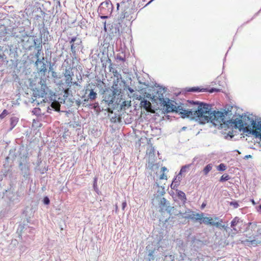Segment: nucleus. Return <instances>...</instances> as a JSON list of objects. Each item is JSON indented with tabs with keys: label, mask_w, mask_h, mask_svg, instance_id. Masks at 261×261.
Instances as JSON below:
<instances>
[{
	"label": "nucleus",
	"mask_w": 261,
	"mask_h": 261,
	"mask_svg": "<svg viewBox=\"0 0 261 261\" xmlns=\"http://www.w3.org/2000/svg\"><path fill=\"white\" fill-rule=\"evenodd\" d=\"M211 109L210 105L201 102L200 108L197 110L199 115L197 119H199L202 123L211 121L215 125H216V123H223L228 125L230 124L231 126H232V122H229V120H226L225 116L229 115L231 110L228 108L227 111L225 110L224 112H222L212 111Z\"/></svg>",
	"instance_id": "nucleus-1"
},
{
	"label": "nucleus",
	"mask_w": 261,
	"mask_h": 261,
	"mask_svg": "<svg viewBox=\"0 0 261 261\" xmlns=\"http://www.w3.org/2000/svg\"><path fill=\"white\" fill-rule=\"evenodd\" d=\"M241 119H229V122H232V126L243 129L244 132L252 134L261 140V121L256 123L252 117L246 114L241 116Z\"/></svg>",
	"instance_id": "nucleus-2"
},
{
	"label": "nucleus",
	"mask_w": 261,
	"mask_h": 261,
	"mask_svg": "<svg viewBox=\"0 0 261 261\" xmlns=\"http://www.w3.org/2000/svg\"><path fill=\"white\" fill-rule=\"evenodd\" d=\"M201 102L188 100L185 104L175 106V112H179L182 118H190L191 119H197L198 117V109L200 108Z\"/></svg>",
	"instance_id": "nucleus-3"
},
{
	"label": "nucleus",
	"mask_w": 261,
	"mask_h": 261,
	"mask_svg": "<svg viewBox=\"0 0 261 261\" xmlns=\"http://www.w3.org/2000/svg\"><path fill=\"white\" fill-rule=\"evenodd\" d=\"M117 10L120 8L121 11L120 13H118L117 18V22L120 26H122L121 24L125 19L128 21L134 19L133 15L134 14L135 9L129 3L122 2L120 4L117 3Z\"/></svg>",
	"instance_id": "nucleus-4"
},
{
	"label": "nucleus",
	"mask_w": 261,
	"mask_h": 261,
	"mask_svg": "<svg viewBox=\"0 0 261 261\" xmlns=\"http://www.w3.org/2000/svg\"><path fill=\"white\" fill-rule=\"evenodd\" d=\"M45 82L44 81L41 80L38 85L33 88V94L34 97H44L45 99L48 100V95L54 93L48 89Z\"/></svg>",
	"instance_id": "nucleus-5"
},
{
	"label": "nucleus",
	"mask_w": 261,
	"mask_h": 261,
	"mask_svg": "<svg viewBox=\"0 0 261 261\" xmlns=\"http://www.w3.org/2000/svg\"><path fill=\"white\" fill-rule=\"evenodd\" d=\"M23 38L21 39L22 48L25 50H31L33 47H35L38 43L42 42L41 38L35 39L34 36L29 37L26 33L22 35Z\"/></svg>",
	"instance_id": "nucleus-6"
},
{
	"label": "nucleus",
	"mask_w": 261,
	"mask_h": 261,
	"mask_svg": "<svg viewBox=\"0 0 261 261\" xmlns=\"http://www.w3.org/2000/svg\"><path fill=\"white\" fill-rule=\"evenodd\" d=\"M113 89L108 88L106 89L103 92V101H104L108 106L113 104L114 102L115 95L120 92L119 89L117 88H114L113 86L112 87Z\"/></svg>",
	"instance_id": "nucleus-7"
},
{
	"label": "nucleus",
	"mask_w": 261,
	"mask_h": 261,
	"mask_svg": "<svg viewBox=\"0 0 261 261\" xmlns=\"http://www.w3.org/2000/svg\"><path fill=\"white\" fill-rule=\"evenodd\" d=\"M57 96L55 93H50L48 95V100L49 103H50L47 107V112L51 113L52 111H59L60 109V104L57 100Z\"/></svg>",
	"instance_id": "nucleus-8"
},
{
	"label": "nucleus",
	"mask_w": 261,
	"mask_h": 261,
	"mask_svg": "<svg viewBox=\"0 0 261 261\" xmlns=\"http://www.w3.org/2000/svg\"><path fill=\"white\" fill-rule=\"evenodd\" d=\"M113 5L110 1L101 3L98 8L99 15H109L112 12Z\"/></svg>",
	"instance_id": "nucleus-9"
},
{
	"label": "nucleus",
	"mask_w": 261,
	"mask_h": 261,
	"mask_svg": "<svg viewBox=\"0 0 261 261\" xmlns=\"http://www.w3.org/2000/svg\"><path fill=\"white\" fill-rule=\"evenodd\" d=\"M97 93L92 89L87 88L85 90V94L84 95L81 96L83 100V106H87L88 102L90 101H93L95 100L97 97Z\"/></svg>",
	"instance_id": "nucleus-10"
},
{
	"label": "nucleus",
	"mask_w": 261,
	"mask_h": 261,
	"mask_svg": "<svg viewBox=\"0 0 261 261\" xmlns=\"http://www.w3.org/2000/svg\"><path fill=\"white\" fill-rule=\"evenodd\" d=\"M71 46V51L73 56H76V51L79 50L82 46V41L81 38L77 37H73L69 40Z\"/></svg>",
	"instance_id": "nucleus-11"
},
{
	"label": "nucleus",
	"mask_w": 261,
	"mask_h": 261,
	"mask_svg": "<svg viewBox=\"0 0 261 261\" xmlns=\"http://www.w3.org/2000/svg\"><path fill=\"white\" fill-rule=\"evenodd\" d=\"M243 226V221L238 217H236L231 222L230 226L236 233L241 231Z\"/></svg>",
	"instance_id": "nucleus-12"
},
{
	"label": "nucleus",
	"mask_w": 261,
	"mask_h": 261,
	"mask_svg": "<svg viewBox=\"0 0 261 261\" xmlns=\"http://www.w3.org/2000/svg\"><path fill=\"white\" fill-rule=\"evenodd\" d=\"M156 87L159 88L156 90V91L154 92L155 94L153 95V98L154 99H159L160 102L161 101L165 102V99L164 98V94L166 91V88H163L159 85Z\"/></svg>",
	"instance_id": "nucleus-13"
},
{
	"label": "nucleus",
	"mask_w": 261,
	"mask_h": 261,
	"mask_svg": "<svg viewBox=\"0 0 261 261\" xmlns=\"http://www.w3.org/2000/svg\"><path fill=\"white\" fill-rule=\"evenodd\" d=\"M160 103L161 105L165 107V111L167 113L175 112V106H174L171 102H170V99L169 98L165 99V102L161 101Z\"/></svg>",
	"instance_id": "nucleus-14"
},
{
	"label": "nucleus",
	"mask_w": 261,
	"mask_h": 261,
	"mask_svg": "<svg viewBox=\"0 0 261 261\" xmlns=\"http://www.w3.org/2000/svg\"><path fill=\"white\" fill-rule=\"evenodd\" d=\"M64 76L65 77L66 84L68 86H71L72 84V76H73V73L70 68L65 70Z\"/></svg>",
	"instance_id": "nucleus-15"
},
{
	"label": "nucleus",
	"mask_w": 261,
	"mask_h": 261,
	"mask_svg": "<svg viewBox=\"0 0 261 261\" xmlns=\"http://www.w3.org/2000/svg\"><path fill=\"white\" fill-rule=\"evenodd\" d=\"M43 60L44 57H43L42 59H37L35 65L37 66L39 72L44 73L46 71V65L43 62Z\"/></svg>",
	"instance_id": "nucleus-16"
},
{
	"label": "nucleus",
	"mask_w": 261,
	"mask_h": 261,
	"mask_svg": "<svg viewBox=\"0 0 261 261\" xmlns=\"http://www.w3.org/2000/svg\"><path fill=\"white\" fill-rule=\"evenodd\" d=\"M204 216V214L203 213L200 214L196 213V214H192V215H190L187 216L183 217L186 219H190L195 221H199V222L201 221L203 216Z\"/></svg>",
	"instance_id": "nucleus-17"
},
{
	"label": "nucleus",
	"mask_w": 261,
	"mask_h": 261,
	"mask_svg": "<svg viewBox=\"0 0 261 261\" xmlns=\"http://www.w3.org/2000/svg\"><path fill=\"white\" fill-rule=\"evenodd\" d=\"M159 205L162 212H167L170 207L169 202L165 198H161Z\"/></svg>",
	"instance_id": "nucleus-18"
},
{
	"label": "nucleus",
	"mask_w": 261,
	"mask_h": 261,
	"mask_svg": "<svg viewBox=\"0 0 261 261\" xmlns=\"http://www.w3.org/2000/svg\"><path fill=\"white\" fill-rule=\"evenodd\" d=\"M147 151H148V153L149 155L148 167H149L150 165V166L152 167L153 165V161H151V162H150V160H153V158L154 156L155 149L153 147L150 146V149H148Z\"/></svg>",
	"instance_id": "nucleus-19"
},
{
	"label": "nucleus",
	"mask_w": 261,
	"mask_h": 261,
	"mask_svg": "<svg viewBox=\"0 0 261 261\" xmlns=\"http://www.w3.org/2000/svg\"><path fill=\"white\" fill-rule=\"evenodd\" d=\"M110 35L113 37H118L119 36L120 31L119 29L117 27V25L115 24L114 25H112V28H111L109 32Z\"/></svg>",
	"instance_id": "nucleus-20"
},
{
	"label": "nucleus",
	"mask_w": 261,
	"mask_h": 261,
	"mask_svg": "<svg viewBox=\"0 0 261 261\" xmlns=\"http://www.w3.org/2000/svg\"><path fill=\"white\" fill-rule=\"evenodd\" d=\"M141 107H143L145 110L149 111L151 108V104L147 100L143 99L140 103Z\"/></svg>",
	"instance_id": "nucleus-21"
},
{
	"label": "nucleus",
	"mask_w": 261,
	"mask_h": 261,
	"mask_svg": "<svg viewBox=\"0 0 261 261\" xmlns=\"http://www.w3.org/2000/svg\"><path fill=\"white\" fill-rule=\"evenodd\" d=\"M150 246L148 245L146 247V250L148 251V255L149 256L148 259L147 261H151V260L154 259V251H155V249H149Z\"/></svg>",
	"instance_id": "nucleus-22"
},
{
	"label": "nucleus",
	"mask_w": 261,
	"mask_h": 261,
	"mask_svg": "<svg viewBox=\"0 0 261 261\" xmlns=\"http://www.w3.org/2000/svg\"><path fill=\"white\" fill-rule=\"evenodd\" d=\"M177 195L178 198L185 204L187 201V198L185 193L180 190H177Z\"/></svg>",
	"instance_id": "nucleus-23"
},
{
	"label": "nucleus",
	"mask_w": 261,
	"mask_h": 261,
	"mask_svg": "<svg viewBox=\"0 0 261 261\" xmlns=\"http://www.w3.org/2000/svg\"><path fill=\"white\" fill-rule=\"evenodd\" d=\"M255 231L256 233L255 234H252L251 236L249 237V238L250 239V240L256 239V238H259L261 237V225L258 226Z\"/></svg>",
	"instance_id": "nucleus-24"
},
{
	"label": "nucleus",
	"mask_w": 261,
	"mask_h": 261,
	"mask_svg": "<svg viewBox=\"0 0 261 261\" xmlns=\"http://www.w3.org/2000/svg\"><path fill=\"white\" fill-rule=\"evenodd\" d=\"M259 225L256 222H249L248 223V230H251L255 231Z\"/></svg>",
	"instance_id": "nucleus-25"
},
{
	"label": "nucleus",
	"mask_w": 261,
	"mask_h": 261,
	"mask_svg": "<svg viewBox=\"0 0 261 261\" xmlns=\"http://www.w3.org/2000/svg\"><path fill=\"white\" fill-rule=\"evenodd\" d=\"M167 212L170 215H174L178 216L179 215H181L182 213L180 212V211H178L176 210V208L173 206H170L169 208V210H168Z\"/></svg>",
	"instance_id": "nucleus-26"
},
{
	"label": "nucleus",
	"mask_w": 261,
	"mask_h": 261,
	"mask_svg": "<svg viewBox=\"0 0 261 261\" xmlns=\"http://www.w3.org/2000/svg\"><path fill=\"white\" fill-rule=\"evenodd\" d=\"M19 167L22 172L24 173V176L28 174L29 168L25 165L23 164L22 163L20 162L19 164Z\"/></svg>",
	"instance_id": "nucleus-27"
},
{
	"label": "nucleus",
	"mask_w": 261,
	"mask_h": 261,
	"mask_svg": "<svg viewBox=\"0 0 261 261\" xmlns=\"http://www.w3.org/2000/svg\"><path fill=\"white\" fill-rule=\"evenodd\" d=\"M37 46H36L35 48V49L37 50V53H36L35 54V57L36 58L38 59H39V57L41 54V51L42 49V42H39V43H38V44L37 45Z\"/></svg>",
	"instance_id": "nucleus-28"
},
{
	"label": "nucleus",
	"mask_w": 261,
	"mask_h": 261,
	"mask_svg": "<svg viewBox=\"0 0 261 261\" xmlns=\"http://www.w3.org/2000/svg\"><path fill=\"white\" fill-rule=\"evenodd\" d=\"M18 121V118L14 116L12 117L10 119V125H11V129H12L17 124Z\"/></svg>",
	"instance_id": "nucleus-29"
},
{
	"label": "nucleus",
	"mask_w": 261,
	"mask_h": 261,
	"mask_svg": "<svg viewBox=\"0 0 261 261\" xmlns=\"http://www.w3.org/2000/svg\"><path fill=\"white\" fill-rule=\"evenodd\" d=\"M188 92H204L206 91V89H200L199 87H192L187 90Z\"/></svg>",
	"instance_id": "nucleus-30"
},
{
	"label": "nucleus",
	"mask_w": 261,
	"mask_h": 261,
	"mask_svg": "<svg viewBox=\"0 0 261 261\" xmlns=\"http://www.w3.org/2000/svg\"><path fill=\"white\" fill-rule=\"evenodd\" d=\"M88 21L86 19L82 18L79 23V26L82 29H86L87 28V24Z\"/></svg>",
	"instance_id": "nucleus-31"
},
{
	"label": "nucleus",
	"mask_w": 261,
	"mask_h": 261,
	"mask_svg": "<svg viewBox=\"0 0 261 261\" xmlns=\"http://www.w3.org/2000/svg\"><path fill=\"white\" fill-rule=\"evenodd\" d=\"M213 167V165L212 164H209L207 165L203 169V172L205 175H206L208 172L212 170Z\"/></svg>",
	"instance_id": "nucleus-32"
},
{
	"label": "nucleus",
	"mask_w": 261,
	"mask_h": 261,
	"mask_svg": "<svg viewBox=\"0 0 261 261\" xmlns=\"http://www.w3.org/2000/svg\"><path fill=\"white\" fill-rule=\"evenodd\" d=\"M210 219H211L210 222H211V223H208V225L214 226L213 224L215 223L217 221H220V222H223L222 219H220L218 217H215L214 218L210 217Z\"/></svg>",
	"instance_id": "nucleus-33"
},
{
	"label": "nucleus",
	"mask_w": 261,
	"mask_h": 261,
	"mask_svg": "<svg viewBox=\"0 0 261 261\" xmlns=\"http://www.w3.org/2000/svg\"><path fill=\"white\" fill-rule=\"evenodd\" d=\"M45 15V13L43 12L42 11H41V14L40 15H37L35 16V19L36 20H39L40 21L43 22V20L44 19V16Z\"/></svg>",
	"instance_id": "nucleus-34"
},
{
	"label": "nucleus",
	"mask_w": 261,
	"mask_h": 261,
	"mask_svg": "<svg viewBox=\"0 0 261 261\" xmlns=\"http://www.w3.org/2000/svg\"><path fill=\"white\" fill-rule=\"evenodd\" d=\"M248 241L250 242L251 244L253 245L261 244V237H260L259 238H256V239L248 240Z\"/></svg>",
	"instance_id": "nucleus-35"
},
{
	"label": "nucleus",
	"mask_w": 261,
	"mask_h": 261,
	"mask_svg": "<svg viewBox=\"0 0 261 261\" xmlns=\"http://www.w3.org/2000/svg\"><path fill=\"white\" fill-rule=\"evenodd\" d=\"M210 220L211 219H210V217L203 216L202 220L200 222V223L201 224L203 223L205 225H208V223H211V222H210Z\"/></svg>",
	"instance_id": "nucleus-36"
},
{
	"label": "nucleus",
	"mask_w": 261,
	"mask_h": 261,
	"mask_svg": "<svg viewBox=\"0 0 261 261\" xmlns=\"http://www.w3.org/2000/svg\"><path fill=\"white\" fill-rule=\"evenodd\" d=\"M112 72L113 73L114 76L116 78L117 80L121 79V74L116 69H114V70H112Z\"/></svg>",
	"instance_id": "nucleus-37"
},
{
	"label": "nucleus",
	"mask_w": 261,
	"mask_h": 261,
	"mask_svg": "<svg viewBox=\"0 0 261 261\" xmlns=\"http://www.w3.org/2000/svg\"><path fill=\"white\" fill-rule=\"evenodd\" d=\"M230 178V177L228 174H223L220 178L219 181L220 182H223L226 180H229Z\"/></svg>",
	"instance_id": "nucleus-38"
},
{
	"label": "nucleus",
	"mask_w": 261,
	"mask_h": 261,
	"mask_svg": "<svg viewBox=\"0 0 261 261\" xmlns=\"http://www.w3.org/2000/svg\"><path fill=\"white\" fill-rule=\"evenodd\" d=\"M179 185V183H178V181H174L173 180L172 184L170 185V187L172 189L175 190L177 187Z\"/></svg>",
	"instance_id": "nucleus-39"
},
{
	"label": "nucleus",
	"mask_w": 261,
	"mask_h": 261,
	"mask_svg": "<svg viewBox=\"0 0 261 261\" xmlns=\"http://www.w3.org/2000/svg\"><path fill=\"white\" fill-rule=\"evenodd\" d=\"M217 169L219 171H223L226 169V166L224 164H220L217 167Z\"/></svg>",
	"instance_id": "nucleus-40"
},
{
	"label": "nucleus",
	"mask_w": 261,
	"mask_h": 261,
	"mask_svg": "<svg viewBox=\"0 0 261 261\" xmlns=\"http://www.w3.org/2000/svg\"><path fill=\"white\" fill-rule=\"evenodd\" d=\"M32 113L35 115H41L40 109L39 108H35L33 110Z\"/></svg>",
	"instance_id": "nucleus-41"
},
{
	"label": "nucleus",
	"mask_w": 261,
	"mask_h": 261,
	"mask_svg": "<svg viewBox=\"0 0 261 261\" xmlns=\"http://www.w3.org/2000/svg\"><path fill=\"white\" fill-rule=\"evenodd\" d=\"M190 166H191V165L189 164V165H186L182 166L181 167L179 172H180V173H183L186 172L187 169H188Z\"/></svg>",
	"instance_id": "nucleus-42"
},
{
	"label": "nucleus",
	"mask_w": 261,
	"mask_h": 261,
	"mask_svg": "<svg viewBox=\"0 0 261 261\" xmlns=\"http://www.w3.org/2000/svg\"><path fill=\"white\" fill-rule=\"evenodd\" d=\"M222 222H220V221H217V222H216L213 224L216 227H218V228H221L222 227H224V224H222Z\"/></svg>",
	"instance_id": "nucleus-43"
},
{
	"label": "nucleus",
	"mask_w": 261,
	"mask_h": 261,
	"mask_svg": "<svg viewBox=\"0 0 261 261\" xmlns=\"http://www.w3.org/2000/svg\"><path fill=\"white\" fill-rule=\"evenodd\" d=\"M229 205L233 206L234 208H237L239 206L238 202L236 201H233L229 202Z\"/></svg>",
	"instance_id": "nucleus-44"
},
{
	"label": "nucleus",
	"mask_w": 261,
	"mask_h": 261,
	"mask_svg": "<svg viewBox=\"0 0 261 261\" xmlns=\"http://www.w3.org/2000/svg\"><path fill=\"white\" fill-rule=\"evenodd\" d=\"M42 29L41 31H40L41 33L45 34L46 32L48 33L47 28L45 27V24H44V22H42Z\"/></svg>",
	"instance_id": "nucleus-45"
},
{
	"label": "nucleus",
	"mask_w": 261,
	"mask_h": 261,
	"mask_svg": "<svg viewBox=\"0 0 261 261\" xmlns=\"http://www.w3.org/2000/svg\"><path fill=\"white\" fill-rule=\"evenodd\" d=\"M181 174L182 173H180V172H179L178 174L176 176V177L174 179V181H178V183L180 184V181L182 177Z\"/></svg>",
	"instance_id": "nucleus-46"
},
{
	"label": "nucleus",
	"mask_w": 261,
	"mask_h": 261,
	"mask_svg": "<svg viewBox=\"0 0 261 261\" xmlns=\"http://www.w3.org/2000/svg\"><path fill=\"white\" fill-rule=\"evenodd\" d=\"M43 203L45 205H48L50 203V200L47 196H45L43 200Z\"/></svg>",
	"instance_id": "nucleus-47"
},
{
	"label": "nucleus",
	"mask_w": 261,
	"mask_h": 261,
	"mask_svg": "<svg viewBox=\"0 0 261 261\" xmlns=\"http://www.w3.org/2000/svg\"><path fill=\"white\" fill-rule=\"evenodd\" d=\"M8 114V111L6 110H4L2 113L0 115V118H4Z\"/></svg>",
	"instance_id": "nucleus-48"
},
{
	"label": "nucleus",
	"mask_w": 261,
	"mask_h": 261,
	"mask_svg": "<svg viewBox=\"0 0 261 261\" xmlns=\"http://www.w3.org/2000/svg\"><path fill=\"white\" fill-rule=\"evenodd\" d=\"M116 59L122 62H124L125 60L124 57H122V56L119 54L117 55Z\"/></svg>",
	"instance_id": "nucleus-49"
},
{
	"label": "nucleus",
	"mask_w": 261,
	"mask_h": 261,
	"mask_svg": "<svg viewBox=\"0 0 261 261\" xmlns=\"http://www.w3.org/2000/svg\"><path fill=\"white\" fill-rule=\"evenodd\" d=\"M90 106H93V108L95 110H98L99 108V103L98 102H95L93 105H91Z\"/></svg>",
	"instance_id": "nucleus-50"
},
{
	"label": "nucleus",
	"mask_w": 261,
	"mask_h": 261,
	"mask_svg": "<svg viewBox=\"0 0 261 261\" xmlns=\"http://www.w3.org/2000/svg\"><path fill=\"white\" fill-rule=\"evenodd\" d=\"M76 105L79 107L81 104H83V101H81V99H78L77 100H76L75 101Z\"/></svg>",
	"instance_id": "nucleus-51"
},
{
	"label": "nucleus",
	"mask_w": 261,
	"mask_h": 261,
	"mask_svg": "<svg viewBox=\"0 0 261 261\" xmlns=\"http://www.w3.org/2000/svg\"><path fill=\"white\" fill-rule=\"evenodd\" d=\"M233 137V135L232 134V132H229L227 133V136L225 137H226V138L229 137L230 139H231V138H232Z\"/></svg>",
	"instance_id": "nucleus-52"
},
{
	"label": "nucleus",
	"mask_w": 261,
	"mask_h": 261,
	"mask_svg": "<svg viewBox=\"0 0 261 261\" xmlns=\"http://www.w3.org/2000/svg\"><path fill=\"white\" fill-rule=\"evenodd\" d=\"M33 230H34V229L33 228H30L29 227H28V228H26L25 229V230L24 231H26V232H29L30 233H32Z\"/></svg>",
	"instance_id": "nucleus-53"
},
{
	"label": "nucleus",
	"mask_w": 261,
	"mask_h": 261,
	"mask_svg": "<svg viewBox=\"0 0 261 261\" xmlns=\"http://www.w3.org/2000/svg\"><path fill=\"white\" fill-rule=\"evenodd\" d=\"M160 179H167V176L164 173H163L162 174H161L160 175Z\"/></svg>",
	"instance_id": "nucleus-54"
},
{
	"label": "nucleus",
	"mask_w": 261,
	"mask_h": 261,
	"mask_svg": "<svg viewBox=\"0 0 261 261\" xmlns=\"http://www.w3.org/2000/svg\"><path fill=\"white\" fill-rule=\"evenodd\" d=\"M208 91L210 93H213L214 92H218V91H219V89L213 88H211Z\"/></svg>",
	"instance_id": "nucleus-55"
},
{
	"label": "nucleus",
	"mask_w": 261,
	"mask_h": 261,
	"mask_svg": "<svg viewBox=\"0 0 261 261\" xmlns=\"http://www.w3.org/2000/svg\"><path fill=\"white\" fill-rule=\"evenodd\" d=\"M113 66L114 65L113 64L109 65V68L110 72H112V70H114V69H116L115 68L113 67Z\"/></svg>",
	"instance_id": "nucleus-56"
},
{
	"label": "nucleus",
	"mask_w": 261,
	"mask_h": 261,
	"mask_svg": "<svg viewBox=\"0 0 261 261\" xmlns=\"http://www.w3.org/2000/svg\"><path fill=\"white\" fill-rule=\"evenodd\" d=\"M126 201H124L122 203V210L123 211H124L125 210V208L126 207Z\"/></svg>",
	"instance_id": "nucleus-57"
},
{
	"label": "nucleus",
	"mask_w": 261,
	"mask_h": 261,
	"mask_svg": "<svg viewBox=\"0 0 261 261\" xmlns=\"http://www.w3.org/2000/svg\"><path fill=\"white\" fill-rule=\"evenodd\" d=\"M51 74H52V76L54 77V78H58V75H57V73L54 71H52L51 72Z\"/></svg>",
	"instance_id": "nucleus-58"
},
{
	"label": "nucleus",
	"mask_w": 261,
	"mask_h": 261,
	"mask_svg": "<svg viewBox=\"0 0 261 261\" xmlns=\"http://www.w3.org/2000/svg\"><path fill=\"white\" fill-rule=\"evenodd\" d=\"M106 64H109L110 65L113 63L112 62L110 58H108L106 61Z\"/></svg>",
	"instance_id": "nucleus-59"
},
{
	"label": "nucleus",
	"mask_w": 261,
	"mask_h": 261,
	"mask_svg": "<svg viewBox=\"0 0 261 261\" xmlns=\"http://www.w3.org/2000/svg\"><path fill=\"white\" fill-rule=\"evenodd\" d=\"M101 18L102 19H106L108 18L109 15H99Z\"/></svg>",
	"instance_id": "nucleus-60"
},
{
	"label": "nucleus",
	"mask_w": 261,
	"mask_h": 261,
	"mask_svg": "<svg viewBox=\"0 0 261 261\" xmlns=\"http://www.w3.org/2000/svg\"><path fill=\"white\" fill-rule=\"evenodd\" d=\"M127 90L129 91L130 93H133L134 91V90L129 87H128Z\"/></svg>",
	"instance_id": "nucleus-61"
},
{
	"label": "nucleus",
	"mask_w": 261,
	"mask_h": 261,
	"mask_svg": "<svg viewBox=\"0 0 261 261\" xmlns=\"http://www.w3.org/2000/svg\"><path fill=\"white\" fill-rule=\"evenodd\" d=\"M161 170L163 171V172H165L166 171H167V168L165 167H162L161 168Z\"/></svg>",
	"instance_id": "nucleus-62"
},
{
	"label": "nucleus",
	"mask_w": 261,
	"mask_h": 261,
	"mask_svg": "<svg viewBox=\"0 0 261 261\" xmlns=\"http://www.w3.org/2000/svg\"><path fill=\"white\" fill-rule=\"evenodd\" d=\"M252 158V155H246L245 156L244 159H247L248 158Z\"/></svg>",
	"instance_id": "nucleus-63"
},
{
	"label": "nucleus",
	"mask_w": 261,
	"mask_h": 261,
	"mask_svg": "<svg viewBox=\"0 0 261 261\" xmlns=\"http://www.w3.org/2000/svg\"><path fill=\"white\" fill-rule=\"evenodd\" d=\"M257 210L258 212H261V205H259L257 207Z\"/></svg>",
	"instance_id": "nucleus-64"
}]
</instances>
